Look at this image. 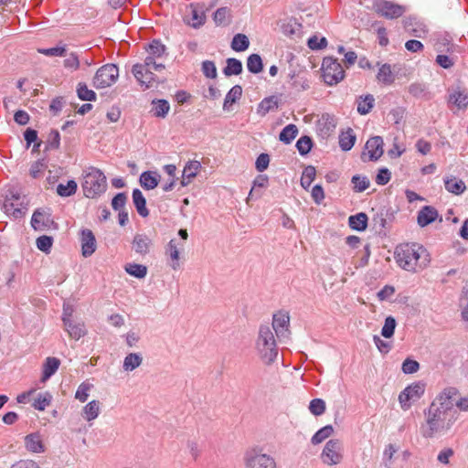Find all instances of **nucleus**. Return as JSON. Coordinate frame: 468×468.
Listing matches in <instances>:
<instances>
[{
    "mask_svg": "<svg viewBox=\"0 0 468 468\" xmlns=\"http://www.w3.org/2000/svg\"><path fill=\"white\" fill-rule=\"evenodd\" d=\"M459 391L454 387L443 388L424 410L425 422L420 427L421 435L432 439L447 434L459 419L453 399Z\"/></svg>",
    "mask_w": 468,
    "mask_h": 468,
    "instance_id": "f257e3e1",
    "label": "nucleus"
},
{
    "mask_svg": "<svg viewBox=\"0 0 468 468\" xmlns=\"http://www.w3.org/2000/svg\"><path fill=\"white\" fill-rule=\"evenodd\" d=\"M394 259L399 267L412 273L423 271L431 261L428 250L416 242L398 245L395 248Z\"/></svg>",
    "mask_w": 468,
    "mask_h": 468,
    "instance_id": "f03ea898",
    "label": "nucleus"
},
{
    "mask_svg": "<svg viewBox=\"0 0 468 468\" xmlns=\"http://www.w3.org/2000/svg\"><path fill=\"white\" fill-rule=\"evenodd\" d=\"M255 349L265 365L272 364L278 356V348L270 325L261 324L255 341Z\"/></svg>",
    "mask_w": 468,
    "mask_h": 468,
    "instance_id": "7ed1b4c3",
    "label": "nucleus"
},
{
    "mask_svg": "<svg viewBox=\"0 0 468 468\" xmlns=\"http://www.w3.org/2000/svg\"><path fill=\"white\" fill-rule=\"evenodd\" d=\"M165 69L163 62L152 56L147 55L144 63H137L133 66L132 72L144 90L153 87L157 79L154 71H162Z\"/></svg>",
    "mask_w": 468,
    "mask_h": 468,
    "instance_id": "20e7f679",
    "label": "nucleus"
},
{
    "mask_svg": "<svg viewBox=\"0 0 468 468\" xmlns=\"http://www.w3.org/2000/svg\"><path fill=\"white\" fill-rule=\"evenodd\" d=\"M82 190L88 198H95L103 194L107 188L106 176L95 167H90L83 176Z\"/></svg>",
    "mask_w": 468,
    "mask_h": 468,
    "instance_id": "39448f33",
    "label": "nucleus"
},
{
    "mask_svg": "<svg viewBox=\"0 0 468 468\" xmlns=\"http://www.w3.org/2000/svg\"><path fill=\"white\" fill-rule=\"evenodd\" d=\"M322 77L325 84L334 86L345 78V70L336 58L325 57L322 62Z\"/></svg>",
    "mask_w": 468,
    "mask_h": 468,
    "instance_id": "423d86ee",
    "label": "nucleus"
},
{
    "mask_svg": "<svg viewBox=\"0 0 468 468\" xmlns=\"http://www.w3.org/2000/svg\"><path fill=\"white\" fill-rule=\"evenodd\" d=\"M245 468H276L274 458L259 448H252L245 452L243 456Z\"/></svg>",
    "mask_w": 468,
    "mask_h": 468,
    "instance_id": "0eeeda50",
    "label": "nucleus"
},
{
    "mask_svg": "<svg viewBox=\"0 0 468 468\" xmlns=\"http://www.w3.org/2000/svg\"><path fill=\"white\" fill-rule=\"evenodd\" d=\"M119 77V69L115 64H105L95 73L92 84L96 89H104L113 85Z\"/></svg>",
    "mask_w": 468,
    "mask_h": 468,
    "instance_id": "6e6552de",
    "label": "nucleus"
},
{
    "mask_svg": "<svg viewBox=\"0 0 468 468\" xmlns=\"http://www.w3.org/2000/svg\"><path fill=\"white\" fill-rule=\"evenodd\" d=\"M343 451L342 442L338 439H331L325 443L320 454V459L325 465H337L343 460Z\"/></svg>",
    "mask_w": 468,
    "mask_h": 468,
    "instance_id": "1a4fd4ad",
    "label": "nucleus"
},
{
    "mask_svg": "<svg viewBox=\"0 0 468 468\" xmlns=\"http://www.w3.org/2000/svg\"><path fill=\"white\" fill-rule=\"evenodd\" d=\"M425 392V384L421 381L407 386L399 395V402L403 410H408L412 403L418 401Z\"/></svg>",
    "mask_w": 468,
    "mask_h": 468,
    "instance_id": "9d476101",
    "label": "nucleus"
},
{
    "mask_svg": "<svg viewBox=\"0 0 468 468\" xmlns=\"http://www.w3.org/2000/svg\"><path fill=\"white\" fill-rule=\"evenodd\" d=\"M373 6L378 15L388 19L398 18L405 12L403 5L387 0H376Z\"/></svg>",
    "mask_w": 468,
    "mask_h": 468,
    "instance_id": "9b49d317",
    "label": "nucleus"
},
{
    "mask_svg": "<svg viewBox=\"0 0 468 468\" xmlns=\"http://www.w3.org/2000/svg\"><path fill=\"white\" fill-rule=\"evenodd\" d=\"M383 145L384 143L381 136H374L369 138L366 143L363 156L368 155V159L371 161L379 159L384 153Z\"/></svg>",
    "mask_w": 468,
    "mask_h": 468,
    "instance_id": "f8f14e48",
    "label": "nucleus"
},
{
    "mask_svg": "<svg viewBox=\"0 0 468 468\" xmlns=\"http://www.w3.org/2000/svg\"><path fill=\"white\" fill-rule=\"evenodd\" d=\"M153 241L146 234L137 233L132 241V250L141 256H145L151 250Z\"/></svg>",
    "mask_w": 468,
    "mask_h": 468,
    "instance_id": "ddd939ff",
    "label": "nucleus"
},
{
    "mask_svg": "<svg viewBox=\"0 0 468 468\" xmlns=\"http://www.w3.org/2000/svg\"><path fill=\"white\" fill-rule=\"evenodd\" d=\"M80 243L82 256H91L96 250V239L91 230L85 229L80 232Z\"/></svg>",
    "mask_w": 468,
    "mask_h": 468,
    "instance_id": "4468645a",
    "label": "nucleus"
},
{
    "mask_svg": "<svg viewBox=\"0 0 468 468\" xmlns=\"http://www.w3.org/2000/svg\"><path fill=\"white\" fill-rule=\"evenodd\" d=\"M25 447L32 453H43L46 452L43 437L38 432H33L25 437Z\"/></svg>",
    "mask_w": 468,
    "mask_h": 468,
    "instance_id": "2eb2a0df",
    "label": "nucleus"
},
{
    "mask_svg": "<svg viewBox=\"0 0 468 468\" xmlns=\"http://www.w3.org/2000/svg\"><path fill=\"white\" fill-rule=\"evenodd\" d=\"M289 323L290 317L285 312H279L273 315L272 328L278 337L284 336L288 333Z\"/></svg>",
    "mask_w": 468,
    "mask_h": 468,
    "instance_id": "dca6fc26",
    "label": "nucleus"
},
{
    "mask_svg": "<svg viewBox=\"0 0 468 468\" xmlns=\"http://www.w3.org/2000/svg\"><path fill=\"white\" fill-rule=\"evenodd\" d=\"M201 164L199 161L193 160L189 161L186 164L183 174H182V180H181V186H188L193 178H195L197 175V173L201 169Z\"/></svg>",
    "mask_w": 468,
    "mask_h": 468,
    "instance_id": "f3484780",
    "label": "nucleus"
},
{
    "mask_svg": "<svg viewBox=\"0 0 468 468\" xmlns=\"http://www.w3.org/2000/svg\"><path fill=\"white\" fill-rule=\"evenodd\" d=\"M439 214L436 208L431 206H424L419 212L417 216V222L419 226L424 228L429 224L434 222Z\"/></svg>",
    "mask_w": 468,
    "mask_h": 468,
    "instance_id": "a211bd4d",
    "label": "nucleus"
},
{
    "mask_svg": "<svg viewBox=\"0 0 468 468\" xmlns=\"http://www.w3.org/2000/svg\"><path fill=\"white\" fill-rule=\"evenodd\" d=\"M357 112L361 115L368 114L375 106V98L372 94L360 95L356 100Z\"/></svg>",
    "mask_w": 468,
    "mask_h": 468,
    "instance_id": "6ab92c4d",
    "label": "nucleus"
},
{
    "mask_svg": "<svg viewBox=\"0 0 468 468\" xmlns=\"http://www.w3.org/2000/svg\"><path fill=\"white\" fill-rule=\"evenodd\" d=\"M443 182L445 189L454 195H461L466 189L464 182L453 176H445Z\"/></svg>",
    "mask_w": 468,
    "mask_h": 468,
    "instance_id": "aec40b11",
    "label": "nucleus"
},
{
    "mask_svg": "<svg viewBox=\"0 0 468 468\" xmlns=\"http://www.w3.org/2000/svg\"><path fill=\"white\" fill-rule=\"evenodd\" d=\"M60 361L57 357H47L42 367V378L41 381L46 382L48 378L53 376L58 369Z\"/></svg>",
    "mask_w": 468,
    "mask_h": 468,
    "instance_id": "412c9836",
    "label": "nucleus"
},
{
    "mask_svg": "<svg viewBox=\"0 0 468 468\" xmlns=\"http://www.w3.org/2000/svg\"><path fill=\"white\" fill-rule=\"evenodd\" d=\"M63 325L69 335L75 340H79L87 333L85 324L82 322L69 321L63 324Z\"/></svg>",
    "mask_w": 468,
    "mask_h": 468,
    "instance_id": "4be33fe9",
    "label": "nucleus"
},
{
    "mask_svg": "<svg viewBox=\"0 0 468 468\" xmlns=\"http://www.w3.org/2000/svg\"><path fill=\"white\" fill-rule=\"evenodd\" d=\"M292 80L291 87L296 91H304L311 88V81L306 74H290Z\"/></svg>",
    "mask_w": 468,
    "mask_h": 468,
    "instance_id": "5701e85b",
    "label": "nucleus"
},
{
    "mask_svg": "<svg viewBox=\"0 0 468 468\" xmlns=\"http://www.w3.org/2000/svg\"><path fill=\"white\" fill-rule=\"evenodd\" d=\"M63 67L65 69L74 72L80 69L81 66V59L80 56L74 51L68 52L66 51V55L63 56Z\"/></svg>",
    "mask_w": 468,
    "mask_h": 468,
    "instance_id": "b1692460",
    "label": "nucleus"
},
{
    "mask_svg": "<svg viewBox=\"0 0 468 468\" xmlns=\"http://www.w3.org/2000/svg\"><path fill=\"white\" fill-rule=\"evenodd\" d=\"M101 412V403L99 400L93 399L87 403L82 409V417L90 422L98 418Z\"/></svg>",
    "mask_w": 468,
    "mask_h": 468,
    "instance_id": "393cba45",
    "label": "nucleus"
},
{
    "mask_svg": "<svg viewBox=\"0 0 468 468\" xmlns=\"http://www.w3.org/2000/svg\"><path fill=\"white\" fill-rule=\"evenodd\" d=\"M159 178L156 172L146 171L140 176V185L146 190H152L158 186Z\"/></svg>",
    "mask_w": 468,
    "mask_h": 468,
    "instance_id": "a878e982",
    "label": "nucleus"
},
{
    "mask_svg": "<svg viewBox=\"0 0 468 468\" xmlns=\"http://www.w3.org/2000/svg\"><path fill=\"white\" fill-rule=\"evenodd\" d=\"M133 202L141 217L145 218L149 215V210L146 207V200L140 189H133Z\"/></svg>",
    "mask_w": 468,
    "mask_h": 468,
    "instance_id": "bb28decb",
    "label": "nucleus"
},
{
    "mask_svg": "<svg viewBox=\"0 0 468 468\" xmlns=\"http://www.w3.org/2000/svg\"><path fill=\"white\" fill-rule=\"evenodd\" d=\"M367 216L364 212L350 216L348 218L349 227L357 231H363L367 227Z\"/></svg>",
    "mask_w": 468,
    "mask_h": 468,
    "instance_id": "cd10ccee",
    "label": "nucleus"
},
{
    "mask_svg": "<svg viewBox=\"0 0 468 468\" xmlns=\"http://www.w3.org/2000/svg\"><path fill=\"white\" fill-rule=\"evenodd\" d=\"M143 363V356L139 353L128 354L122 363V368L126 372H131L139 367Z\"/></svg>",
    "mask_w": 468,
    "mask_h": 468,
    "instance_id": "c85d7f7f",
    "label": "nucleus"
},
{
    "mask_svg": "<svg viewBox=\"0 0 468 468\" xmlns=\"http://www.w3.org/2000/svg\"><path fill=\"white\" fill-rule=\"evenodd\" d=\"M50 222L49 216L40 210H36L31 218V226L36 230H44Z\"/></svg>",
    "mask_w": 468,
    "mask_h": 468,
    "instance_id": "c756f323",
    "label": "nucleus"
},
{
    "mask_svg": "<svg viewBox=\"0 0 468 468\" xmlns=\"http://www.w3.org/2000/svg\"><path fill=\"white\" fill-rule=\"evenodd\" d=\"M165 253L170 259L171 268L175 271L177 270L179 268V249L174 239L168 242Z\"/></svg>",
    "mask_w": 468,
    "mask_h": 468,
    "instance_id": "7c9ffc66",
    "label": "nucleus"
},
{
    "mask_svg": "<svg viewBox=\"0 0 468 468\" xmlns=\"http://www.w3.org/2000/svg\"><path fill=\"white\" fill-rule=\"evenodd\" d=\"M356 135L352 129L342 132L339 135V146L343 151H349L356 143Z\"/></svg>",
    "mask_w": 468,
    "mask_h": 468,
    "instance_id": "2f4dec72",
    "label": "nucleus"
},
{
    "mask_svg": "<svg viewBox=\"0 0 468 468\" xmlns=\"http://www.w3.org/2000/svg\"><path fill=\"white\" fill-rule=\"evenodd\" d=\"M377 79L385 85L392 84L395 80V76L391 70V66L387 63L381 65L377 74Z\"/></svg>",
    "mask_w": 468,
    "mask_h": 468,
    "instance_id": "473e14b6",
    "label": "nucleus"
},
{
    "mask_svg": "<svg viewBox=\"0 0 468 468\" xmlns=\"http://www.w3.org/2000/svg\"><path fill=\"white\" fill-rule=\"evenodd\" d=\"M124 271L137 279H144L147 275V267L143 264L129 262L124 265Z\"/></svg>",
    "mask_w": 468,
    "mask_h": 468,
    "instance_id": "72a5a7b5",
    "label": "nucleus"
},
{
    "mask_svg": "<svg viewBox=\"0 0 468 468\" xmlns=\"http://www.w3.org/2000/svg\"><path fill=\"white\" fill-rule=\"evenodd\" d=\"M152 104V112L155 117L165 118L170 111V104L166 100H154Z\"/></svg>",
    "mask_w": 468,
    "mask_h": 468,
    "instance_id": "f704fd0d",
    "label": "nucleus"
},
{
    "mask_svg": "<svg viewBox=\"0 0 468 468\" xmlns=\"http://www.w3.org/2000/svg\"><path fill=\"white\" fill-rule=\"evenodd\" d=\"M241 87L239 85L233 86L225 97L223 109L229 111L230 106L241 97Z\"/></svg>",
    "mask_w": 468,
    "mask_h": 468,
    "instance_id": "c9c22d12",
    "label": "nucleus"
},
{
    "mask_svg": "<svg viewBox=\"0 0 468 468\" xmlns=\"http://www.w3.org/2000/svg\"><path fill=\"white\" fill-rule=\"evenodd\" d=\"M5 213L8 216H12L14 218H19L25 214V207H18L10 197H6V199L3 205Z\"/></svg>",
    "mask_w": 468,
    "mask_h": 468,
    "instance_id": "e433bc0d",
    "label": "nucleus"
},
{
    "mask_svg": "<svg viewBox=\"0 0 468 468\" xmlns=\"http://www.w3.org/2000/svg\"><path fill=\"white\" fill-rule=\"evenodd\" d=\"M230 46L234 51L242 52L248 49L250 40L246 35L239 33L233 37Z\"/></svg>",
    "mask_w": 468,
    "mask_h": 468,
    "instance_id": "4c0bfd02",
    "label": "nucleus"
},
{
    "mask_svg": "<svg viewBox=\"0 0 468 468\" xmlns=\"http://www.w3.org/2000/svg\"><path fill=\"white\" fill-rule=\"evenodd\" d=\"M334 433V428L332 425H326L320 430H318L311 438V442L314 445H317L322 443L327 438H329Z\"/></svg>",
    "mask_w": 468,
    "mask_h": 468,
    "instance_id": "58836bf2",
    "label": "nucleus"
},
{
    "mask_svg": "<svg viewBox=\"0 0 468 468\" xmlns=\"http://www.w3.org/2000/svg\"><path fill=\"white\" fill-rule=\"evenodd\" d=\"M78 185L75 180H69L66 184L60 183L57 186V193L62 197L74 195L77 191Z\"/></svg>",
    "mask_w": 468,
    "mask_h": 468,
    "instance_id": "ea45409f",
    "label": "nucleus"
},
{
    "mask_svg": "<svg viewBox=\"0 0 468 468\" xmlns=\"http://www.w3.org/2000/svg\"><path fill=\"white\" fill-rule=\"evenodd\" d=\"M450 102L456 105L459 109H465L468 106V93L457 90L450 95Z\"/></svg>",
    "mask_w": 468,
    "mask_h": 468,
    "instance_id": "a19ab883",
    "label": "nucleus"
},
{
    "mask_svg": "<svg viewBox=\"0 0 468 468\" xmlns=\"http://www.w3.org/2000/svg\"><path fill=\"white\" fill-rule=\"evenodd\" d=\"M147 55L161 59L165 53V46L159 40H153L146 48Z\"/></svg>",
    "mask_w": 468,
    "mask_h": 468,
    "instance_id": "79ce46f5",
    "label": "nucleus"
},
{
    "mask_svg": "<svg viewBox=\"0 0 468 468\" xmlns=\"http://www.w3.org/2000/svg\"><path fill=\"white\" fill-rule=\"evenodd\" d=\"M315 176H316V170H315L314 166H313V165L306 166L303 169L302 176H301V186L304 189H308L311 186L314 180L315 179Z\"/></svg>",
    "mask_w": 468,
    "mask_h": 468,
    "instance_id": "37998d69",
    "label": "nucleus"
},
{
    "mask_svg": "<svg viewBox=\"0 0 468 468\" xmlns=\"http://www.w3.org/2000/svg\"><path fill=\"white\" fill-rule=\"evenodd\" d=\"M223 72L226 76L239 75L242 72V63L234 58H228Z\"/></svg>",
    "mask_w": 468,
    "mask_h": 468,
    "instance_id": "c03bdc74",
    "label": "nucleus"
},
{
    "mask_svg": "<svg viewBox=\"0 0 468 468\" xmlns=\"http://www.w3.org/2000/svg\"><path fill=\"white\" fill-rule=\"evenodd\" d=\"M247 69L251 73H260L263 69L261 56L258 54L250 55L247 59Z\"/></svg>",
    "mask_w": 468,
    "mask_h": 468,
    "instance_id": "a18cd8bd",
    "label": "nucleus"
},
{
    "mask_svg": "<svg viewBox=\"0 0 468 468\" xmlns=\"http://www.w3.org/2000/svg\"><path fill=\"white\" fill-rule=\"evenodd\" d=\"M77 95L81 101H96V93L88 88V86L80 82L77 86Z\"/></svg>",
    "mask_w": 468,
    "mask_h": 468,
    "instance_id": "49530a36",
    "label": "nucleus"
},
{
    "mask_svg": "<svg viewBox=\"0 0 468 468\" xmlns=\"http://www.w3.org/2000/svg\"><path fill=\"white\" fill-rule=\"evenodd\" d=\"M298 134V129L294 124L286 125L280 133L279 139L284 144H290Z\"/></svg>",
    "mask_w": 468,
    "mask_h": 468,
    "instance_id": "de8ad7c7",
    "label": "nucleus"
},
{
    "mask_svg": "<svg viewBox=\"0 0 468 468\" xmlns=\"http://www.w3.org/2000/svg\"><path fill=\"white\" fill-rule=\"evenodd\" d=\"M51 401L52 395L49 392L39 393L33 403V407L39 411H43L50 405Z\"/></svg>",
    "mask_w": 468,
    "mask_h": 468,
    "instance_id": "09e8293b",
    "label": "nucleus"
},
{
    "mask_svg": "<svg viewBox=\"0 0 468 468\" xmlns=\"http://www.w3.org/2000/svg\"><path fill=\"white\" fill-rule=\"evenodd\" d=\"M48 165L44 159L34 162L29 168V175L32 178L38 179L44 176Z\"/></svg>",
    "mask_w": 468,
    "mask_h": 468,
    "instance_id": "8fccbe9b",
    "label": "nucleus"
},
{
    "mask_svg": "<svg viewBox=\"0 0 468 468\" xmlns=\"http://www.w3.org/2000/svg\"><path fill=\"white\" fill-rule=\"evenodd\" d=\"M67 45L59 44L54 48H38L37 52L39 54L48 56V57H62L66 55Z\"/></svg>",
    "mask_w": 468,
    "mask_h": 468,
    "instance_id": "3c124183",
    "label": "nucleus"
},
{
    "mask_svg": "<svg viewBox=\"0 0 468 468\" xmlns=\"http://www.w3.org/2000/svg\"><path fill=\"white\" fill-rule=\"evenodd\" d=\"M274 108H277V101L274 97L265 98L259 103L257 112L258 114L264 116Z\"/></svg>",
    "mask_w": 468,
    "mask_h": 468,
    "instance_id": "603ef678",
    "label": "nucleus"
},
{
    "mask_svg": "<svg viewBox=\"0 0 468 468\" xmlns=\"http://www.w3.org/2000/svg\"><path fill=\"white\" fill-rule=\"evenodd\" d=\"M93 388V385L88 381L80 383L76 390L75 399L80 402H85L89 396L90 391Z\"/></svg>",
    "mask_w": 468,
    "mask_h": 468,
    "instance_id": "864d4df0",
    "label": "nucleus"
},
{
    "mask_svg": "<svg viewBox=\"0 0 468 468\" xmlns=\"http://www.w3.org/2000/svg\"><path fill=\"white\" fill-rule=\"evenodd\" d=\"M397 323L394 317L388 316L385 319L384 325L381 329V335L385 338H390L393 336Z\"/></svg>",
    "mask_w": 468,
    "mask_h": 468,
    "instance_id": "5fc2aeb1",
    "label": "nucleus"
},
{
    "mask_svg": "<svg viewBox=\"0 0 468 468\" xmlns=\"http://www.w3.org/2000/svg\"><path fill=\"white\" fill-rule=\"evenodd\" d=\"M230 10L228 7H220L214 13L213 19L218 26H224L229 23Z\"/></svg>",
    "mask_w": 468,
    "mask_h": 468,
    "instance_id": "6e6d98bb",
    "label": "nucleus"
},
{
    "mask_svg": "<svg viewBox=\"0 0 468 468\" xmlns=\"http://www.w3.org/2000/svg\"><path fill=\"white\" fill-rule=\"evenodd\" d=\"M313 147L312 139L309 136H302L296 143V148L300 154H307Z\"/></svg>",
    "mask_w": 468,
    "mask_h": 468,
    "instance_id": "4d7b16f0",
    "label": "nucleus"
},
{
    "mask_svg": "<svg viewBox=\"0 0 468 468\" xmlns=\"http://www.w3.org/2000/svg\"><path fill=\"white\" fill-rule=\"evenodd\" d=\"M206 16L201 10H198L197 7L191 8V19L189 23L193 27H198L205 23Z\"/></svg>",
    "mask_w": 468,
    "mask_h": 468,
    "instance_id": "13d9d810",
    "label": "nucleus"
},
{
    "mask_svg": "<svg viewBox=\"0 0 468 468\" xmlns=\"http://www.w3.org/2000/svg\"><path fill=\"white\" fill-rule=\"evenodd\" d=\"M307 46L312 50H320L327 46V39L324 37L313 36L308 39Z\"/></svg>",
    "mask_w": 468,
    "mask_h": 468,
    "instance_id": "bf43d9fd",
    "label": "nucleus"
},
{
    "mask_svg": "<svg viewBox=\"0 0 468 468\" xmlns=\"http://www.w3.org/2000/svg\"><path fill=\"white\" fill-rule=\"evenodd\" d=\"M309 410L314 416H320L325 411V402L321 399H314L310 401Z\"/></svg>",
    "mask_w": 468,
    "mask_h": 468,
    "instance_id": "052dcab7",
    "label": "nucleus"
},
{
    "mask_svg": "<svg viewBox=\"0 0 468 468\" xmlns=\"http://www.w3.org/2000/svg\"><path fill=\"white\" fill-rule=\"evenodd\" d=\"M352 184L356 192H363L369 186V180L366 176H354L352 177Z\"/></svg>",
    "mask_w": 468,
    "mask_h": 468,
    "instance_id": "680f3d73",
    "label": "nucleus"
},
{
    "mask_svg": "<svg viewBox=\"0 0 468 468\" xmlns=\"http://www.w3.org/2000/svg\"><path fill=\"white\" fill-rule=\"evenodd\" d=\"M37 248L46 253H48L50 251V249L53 244V239L49 236H41L37 239Z\"/></svg>",
    "mask_w": 468,
    "mask_h": 468,
    "instance_id": "e2e57ef3",
    "label": "nucleus"
},
{
    "mask_svg": "<svg viewBox=\"0 0 468 468\" xmlns=\"http://www.w3.org/2000/svg\"><path fill=\"white\" fill-rule=\"evenodd\" d=\"M420 369V364L418 361L406 358L401 366V370L404 374H414Z\"/></svg>",
    "mask_w": 468,
    "mask_h": 468,
    "instance_id": "0e129e2a",
    "label": "nucleus"
},
{
    "mask_svg": "<svg viewBox=\"0 0 468 468\" xmlns=\"http://www.w3.org/2000/svg\"><path fill=\"white\" fill-rule=\"evenodd\" d=\"M60 145V134L57 130H51L47 140V149H58Z\"/></svg>",
    "mask_w": 468,
    "mask_h": 468,
    "instance_id": "69168bd1",
    "label": "nucleus"
},
{
    "mask_svg": "<svg viewBox=\"0 0 468 468\" xmlns=\"http://www.w3.org/2000/svg\"><path fill=\"white\" fill-rule=\"evenodd\" d=\"M202 72L209 79H215L217 77V68L213 61L205 60L202 63Z\"/></svg>",
    "mask_w": 468,
    "mask_h": 468,
    "instance_id": "338daca9",
    "label": "nucleus"
},
{
    "mask_svg": "<svg viewBox=\"0 0 468 468\" xmlns=\"http://www.w3.org/2000/svg\"><path fill=\"white\" fill-rule=\"evenodd\" d=\"M10 468H40V466L33 460L23 459L16 462Z\"/></svg>",
    "mask_w": 468,
    "mask_h": 468,
    "instance_id": "774afa93",
    "label": "nucleus"
}]
</instances>
